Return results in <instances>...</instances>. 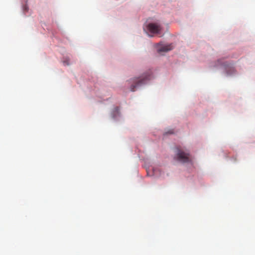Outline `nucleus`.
<instances>
[{
	"instance_id": "nucleus-1",
	"label": "nucleus",
	"mask_w": 255,
	"mask_h": 255,
	"mask_svg": "<svg viewBox=\"0 0 255 255\" xmlns=\"http://www.w3.org/2000/svg\"><path fill=\"white\" fill-rule=\"evenodd\" d=\"M150 75L149 73H145L141 75L139 77L134 78L130 80V91H134L136 88L140 86L142 84H144L145 82L150 79Z\"/></svg>"
},
{
	"instance_id": "nucleus-4",
	"label": "nucleus",
	"mask_w": 255,
	"mask_h": 255,
	"mask_svg": "<svg viewBox=\"0 0 255 255\" xmlns=\"http://www.w3.org/2000/svg\"><path fill=\"white\" fill-rule=\"evenodd\" d=\"M157 51L158 53L162 52H167L173 49L172 44L163 45L160 43L156 44Z\"/></svg>"
},
{
	"instance_id": "nucleus-3",
	"label": "nucleus",
	"mask_w": 255,
	"mask_h": 255,
	"mask_svg": "<svg viewBox=\"0 0 255 255\" xmlns=\"http://www.w3.org/2000/svg\"><path fill=\"white\" fill-rule=\"evenodd\" d=\"M147 28L149 32L154 34H159L161 30V25L157 23L148 24Z\"/></svg>"
},
{
	"instance_id": "nucleus-5",
	"label": "nucleus",
	"mask_w": 255,
	"mask_h": 255,
	"mask_svg": "<svg viewBox=\"0 0 255 255\" xmlns=\"http://www.w3.org/2000/svg\"><path fill=\"white\" fill-rule=\"evenodd\" d=\"M168 132H169V133H173V131L172 130H170Z\"/></svg>"
},
{
	"instance_id": "nucleus-6",
	"label": "nucleus",
	"mask_w": 255,
	"mask_h": 255,
	"mask_svg": "<svg viewBox=\"0 0 255 255\" xmlns=\"http://www.w3.org/2000/svg\"><path fill=\"white\" fill-rule=\"evenodd\" d=\"M27 9V6L25 5L24 6V10H26Z\"/></svg>"
},
{
	"instance_id": "nucleus-2",
	"label": "nucleus",
	"mask_w": 255,
	"mask_h": 255,
	"mask_svg": "<svg viewBox=\"0 0 255 255\" xmlns=\"http://www.w3.org/2000/svg\"><path fill=\"white\" fill-rule=\"evenodd\" d=\"M176 158L177 160L182 163H188L191 161L189 153L178 148H177Z\"/></svg>"
}]
</instances>
